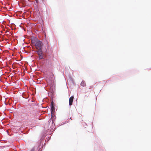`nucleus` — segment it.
Listing matches in <instances>:
<instances>
[{
	"instance_id": "1",
	"label": "nucleus",
	"mask_w": 151,
	"mask_h": 151,
	"mask_svg": "<svg viewBox=\"0 0 151 151\" xmlns=\"http://www.w3.org/2000/svg\"><path fill=\"white\" fill-rule=\"evenodd\" d=\"M32 43L33 45L35 46L36 48L38 50L42 49V43L41 41L38 40H36L35 41H32Z\"/></svg>"
},
{
	"instance_id": "2",
	"label": "nucleus",
	"mask_w": 151,
	"mask_h": 151,
	"mask_svg": "<svg viewBox=\"0 0 151 151\" xmlns=\"http://www.w3.org/2000/svg\"><path fill=\"white\" fill-rule=\"evenodd\" d=\"M54 105L53 103V101H51V115L52 117L53 114L55 112V107H54Z\"/></svg>"
},
{
	"instance_id": "3",
	"label": "nucleus",
	"mask_w": 151,
	"mask_h": 151,
	"mask_svg": "<svg viewBox=\"0 0 151 151\" xmlns=\"http://www.w3.org/2000/svg\"><path fill=\"white\" fill-rule=\"evenodd\" d=\"M37 52L39 56V59H43V57L42 55L43 52L42 50V49L38 50Z\"/></svg>"
},
{
	"instance_id": "4",
	"label": "nucleus",
	"mask_w": 151,
	"mask_h": 151,
	"mask_svg": "<svg viewBox=\"0 0 151 151\" xmlns=\"http://www.w3.org/2000/svg\"><path fill=\"white\" fill-rule=\"evenodd\" d=\"M74 99L73 96H72L70 97L69 99V104L70 106L72 105Z\"/></svg>"
},
{
	"instance_id": "5",
	"label": "nucleus",
	"mask_w": 151,
	"mask_h": 151,
	"mask_svg": "<svg viewBox=\"0 0 151 151\" xmlns=\"http://www.w3.org/2000/svg\"><path fill=\"white\" fill-rule=\"evenodd\" d=\"M81 85L83 87L86 86V84L85 81H83L81 83Z\"/></svg>"
},
{
	"instance_id": "6",
	"label": "nucleus",
	"mask_w": 151,
	"mask_h": 151,
	"mask_svg": "<svg viewBox=\"0 0 151 151\" xmlns=\"http://www.w3.org/2000/svg\"><path fill=\"white\" fill-rule=\"evenodd\" d=\"M30 151H35V148H32L31 150H30Z\"/></svg>"
},
{
	"instance_id": "7",
	"label": "nucleus",
	"mask_w": 151,
	"mask_h": 151,
	"mask_svg": "<svg viewBox=\"0 0 151 151\" xmlns=\"http://www.w3.org/2000/svg\"><path fill=\"white\" fill-rule=\"evenodd\" d=\"M51 121H52V122H53V121H52V118H51V119L49 120V121L50 122Z\"/></svg>"
},
{
	"instance_id": "8",
	"label": "nucleus",
	"mask_w": 151,
	"mask_h": 151,
	"mask_svg": "<svg viewBox=\"0 0 151 151\" xmlns=\"http://www.w3.org/2000/svg\"><path fill=\"white\" fill-rule=\"evenodd\" d=\"M35 1H36V2L37 3H38V0H35Z\"/></svg>"
},
{
	"instance_id": "9",
	"label": "nucleus",
	"mask_w": 151,
	"mask_h": 151,
	"mask_svg": "<svg viewBox=\"0 0 151 151\" xmlns=\"http://www.w3.org/2000/svg\"><path fill=\"white\" fill-rule=\"evenodd\" d=\"M90 88H93L92 86H90Z\"/></svg>"
}]
</instances>
